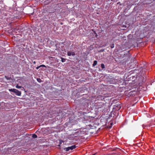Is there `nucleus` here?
I'll return each instance as SVG.
<instances>
[{"instance_id": "obj_10", "label": "nucleus", "mask_w": 155, "mask_h": 155, "mask_svg": "<svg viewBox=\"0 0 155 155\" xmlns=\"http://www.w3.org/2000/svg\"><path fill=\"white\" fill-rule=\"evenodd\" d=\"M68 138L69 139L71 140H73L74 139V137L71 136H69Z\"/></svg>"}, {"instance_id": "obj_5", "label": "nucleus", "mask_w": 155, "mask_h": 155, "mask_svg": "<svg viewBox=\"0 0 155 155\" xmlns=\"http://www.w3.org/2000/svg\"><path fill=\"white\" fill-rule=\"evenodd\" d=\"M121 107V106L120 104H116L114 107V108L117 110H119Z\"/></svg>"}, {"instance_id": "obj_3", "label": "nucleus", "mask_w": 155, "mask_h": 155, "mask_svg": "<svg viewBox=\"0 0 155 155\" xmlns=\"http://www.w3.org/2000/svg\"><path fill=\"white\" fill-rule=\"evenodd\" d=\"M122 49H115L114 51V52H117V54H119L120 55V57L122 56V55H125L126 54H125V52H123L122 50Z\"/></svg>"}, {"instance_id": "obj_19", "label": "nucleus", "mask_w": 155, "mask_h": 155, "mask_svg": "<svg viewBox=\"0 0 155 155\" xmlns=\"http://www.w3.org/2000/svg\"><path fill=\"white\" fill-rule=\"evenodd\" d=\"M40 67H39V66H38L36 68V69H38L39 68H40Z\"/></svg>"}, {"instance_id": "obj_11", "label": "nucleus", "mask_w": 155, "mask_h": 155, "mask_svg": "<svg viewBox=\"0 0 155 155\" xmlns=\"http://www.w3.org/2000/svg\"><path fill=\"white\" fill-rule=\"evenodd\" d=\"M61 61L62 62H64L65 61V60H66L65 59H64L63 58H61Z\"/></svg>"}, {"instance_id": "obj_14", "label": "nucleus", "mask_w": 155, "mask_h": 155, "mask_svg": "<svg viewBox=\"0 0 155 155\" xmlns=\"http://www.w3.org/2000/svg\"><path fill=\"white\" fill-rule=\"evenodd\" d=\"M21 87V86H18V85H17L16 86V87L17 88H20Z\"/></svg>"}, {"instance_id": "obj_2", "label": "nucleus", "mask_w": 155, "mask_h": 155, "mask_svg": "<svg viewBox=\"0 0 155 155\" xmlns=\"http://www.w3.org/2000/svg\"><path fill=\"white\" fill-rule=\"evenodd\" d=\"M9 91L11 92H12L15 93L16 95L20 96L21 94V92L18 90L15 89H9Z\"/></svg>"}, {"instance_id": "obj_17", "label": "nucleus", "mask_w": 155, "mask_h": 155, "mask_svg": "<svg viewBox=\"0 0 155 155\" xmlns=\"http://www.w3.org/2000/svg\"><path fill=\"white\" fill-rule=\"evenodd\" d=\"M46 67V66L45 65H43V64H42V65H40L39 66V67Z\"/></svg>"}, {"instance_id": "obj_13", "label": "nucleus", "mask_w": 155, "mask_h": 155, "mask_svg": "<svg viewBox=\"0 0 155 155\" xmlns=\"http://www.w3.org/2000/svg\"><path fill=\"white\" fill-rule=\"evenodd\" d=\"M32 137L34 138H36L37 137V135L35 134H33L32 136Z\"/></svg>"}, {"instance_id": "obj_12", "label": "nucleus", "mask_w": 155, "mask_h": 155, "mask_svg": "<svg viewBox=\"0 0 155 155\" xmlns=\"http://www.w3.org/2000/svg\"><path fill=\"white\" fill-rule=\"evenodd\" d=\"M101 67L102 69H104L105 68V66L104 64L102 63L101 64Z\"/></svg>"}, {"instance_id": "obj_9", "label": "nucleus", "mask_w": 155, "mask_h": 155, "mask_svg": "<svg viewBox=\"0 0 155 155\" xmlns=\"http://www.w3.org/2000/svg\"><path fill=\"white\" fill-rule=\"evenodd\" d=\"M97 61H94V63H93V66H95L96 65H97Z\"/></svg>"}, {"instance_id": "obj_21", "label": "nucleus", "mask_w": 155, "mask_h": 155, "mask_svg": "<svg viewBox=\"0 0 155 155\" xmlns=\"http://www.w3.org/2000/svg\"><path fill=\"white\" fill-rule=\"evenodd\" d=\"M2 153V151L0 149V154H1Z\"/></svg>"}, {"instance_id": "obj_15", "label": "nucleus", "mask_w": 155, "mask_h": 155, "mask_svg": "<svg viewBox=\"0 0 155 155\" xmlns=\"http://www.w3.org/2000/svg\"><path fill=\"white\" fill-rule=\"evenodd\" d=\"M37 81L38 82H41V80L40 78H38L37 79Z\"/></svg>"}, {"instance_id": "obj_20", "label": "nucleus", "mask_w": 155, "mask_h": 155, "mask_svg": "<svg viewBox=\"0 0 155 155\" xmlns=\"http://www.w3.org/2000/svg\"><path fill=\"white\" fill-rule=\"evenodd\" d=\"M104 51V49H102L101 50V51Z\"/></svg>"}, {"instance_id": "obj_1", "label": "nucleus", "mask_w": 155, "mask_h": 155, "mask_svg": "<svg viewBox=\"0 0 155 155\" xmlns=\"http://www.w3.org/2000/svg\"><path fill=\"white\" fill-rule=\"evenodd\" d=\"M94 105L96 109H99L100 108L103 109L104 106V103L101 101H98L97 100L94 101Z\"/></svg>"}, {"instance_id": "obj_4", "label": "nucleus", "mask_w": 155, "mask_h": 155, "mask_svg": "<svg viewBox=\"0 0 155 155\" xmlns=\"http://www.w3.org/2000/svg\"><path fill=\"white\" fill-rule=\"evenodd\" d=\"M76 147L75 145H73L70 147H65L64 148V150L66 151H68L70 150H72L75 148Z\"/></svg>"}, {"instance_id": "obj_7", "label": "nucleus", "mask_w": 155, "mask_h": 155, "mask_svg": "<svg viewBox=\"0 0 155 155\" xmlns=\"http://www.w3.org/2000/svg\"><path fill=\"white\" fill-rule=\"evenodd\" d=\"M67 54L68 56H71L72 55V56H74L75 55V54L74 52L73 51H68L67 52Z\"/></svg>"}, {"instance_id": "obj_6", "label": "nucleus", "mask_w": 155, "mask_h": 155, "mask_svg": "<svg viewBox=\"0 0 155 155\" xmlns=\"http://www.w3.org/2000/svg\"><path fill=\"white\" fill-rule=\"evenodd\" d=\"M97 100L98 101H103L104 100V97L102 95H100L97 97Z\"/></svg>"}, {"instance_id": "obj_18", "label": "nucleus", "mask_w": 155, "mask_h": 155, "mask_svg": "<svg viewBox=\"0 0 155 155\" xmlns=\"http://www.w3.org/2000/svg\"><path fill=\"white\" fill-rule=\"evenodd\" d=\"M58 44H57V45H56V48H60V47H59L58 46Z\"/></svg>"}, {"instance_id": "obj_8", "label": "nucleus", "mask_w": 155, "mask_h": 155, "mask_svg": "<svg viewBox=\"0 0 155 155\" xmlns=\"http://www.w3.org/2000/svg\"><path fill=\"white\" fill-rule=\"evenodd\" d=\"M144 78L143 77H140V85H141L143 82L144 81Z\"/></svg>"}, {"instance_id": "obj_16", "label": "nucleus", "mask_w": 155, "mask_h": 155, "mask_svg": "<svg viewBox=\"0 0 155 155\" xmlns=\"http://www.w3.org/2000/svg\"><path fill=\"white\" fill-rule=\"evenodd\" d=\"M110 47L111 48H113L114 47V44H112L110 46Z\"/></svg>"}]
</instances>
